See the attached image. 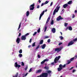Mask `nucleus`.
Wrapping results in <instances>:
<instances>
[{
  "label": "nucleus",
  "instance_id": "4c0bfd02",
  "mask_svg": "<svg viewBox=\"0 0 77 77\" xmlns=\"http://www.w3.org/2000/svg\"><path fill=\"white\" fill-rule=\"evenodd\" d=\"M35 42H34L32 44V47H35Z\"/></svg>",
  "mask_w": 77,
  "mask_h": 77
},
{
  "label": "nucleus",
  "instance_id": "7c9ffc66",
  "mask_svg": "<svg viewBox=\"0 0 77 77\" xmlns=\"http://www.w3.org/2000/svg\"><path fill=\"white\" fill-rule=\"evenodd\" d=\"M18 75V72L17 73L16 75L15 76H14L13 77H17Z\"/></svg>",
  "mask_w": 77,
  "mask_h": 77
},
{
  "label": "nucleus",
  "instance_id": "7ed1b4c3",
  "mask_svg": "<svg viewBox=\"0 0 77 77\" xmlns=\"http://www.w3.org/2000/svg\"><path fill=\"white\" fill-rule=\"evenodd\" d=\"M74 42H73L72 41H71L69 42L68 44V46H70V45H73L74 44Z\"/></svg>",
  "mask_w": 77,
  "mask_h": 77
},
{
  "label": "nucleus",
  "instance_id": "49530a36",
  "mask_svg": "<svg viewBox=\"0 0 77 77\" xmlns=\"http://www.w3.org/2000/svg\"><path fill=\"white\" fill-rule=\"evenodd\" d=\"M75 17V15L74 14H73V16H72V18H74Z\"/></svg>",
  "mask_w": 77,
  "mask_h": 77
},
{
  "label": "nucleus",
  "instance_id": "412c9836",
  "mask_svg": "<svg viewBox=\"0 0 77 77\" xmlns=\"http://www.w3.org/2000/svg\"><path fill=\"white\" fill-rule=\"evenodd\" d=\"M68 29L69 30H72V28L71 26H69L68 27Z\"/></svg>",
  "mask_w": 77,
  "mask_h": 77
},
{
  "label": "nucleus",
  "instance_id": "bb28decb",
  "mask_svg": "<svg viewBox=\"0 0 77 77\" xmlns=\"http://www.w3.org/2000/svg\"><path fill=\"white\" fill-rule=\"evenodd\" d=\"M72 3V1H69L68 2V5H71V4Z\"/></svg>",
  "mask_w": 77,
  "mask_h": 77
},
{
  "label": "nucleus",
  "instance_id": "dca6fc26",
  "mask_svg": "<svg viewBox=\"0 0 77 77\" xmlns=\"http://www.w3.org/2000/svg\"><path fill=\"white\" fill-rule=\"evenodd\" d=\"M50 17H48L47 20L46 22V23L47 24L48 22H49V21H50Z\"/></svg>",
  "mask_w": 77,
  "mask_h": 77
},
{
  "label": "nucleus",
  "instance_id": "aec40b11",
  "mask_svg": "<svg viewBox=\"0 0 77 77\" xmlns=\"http://www.w3.org/2000/svg\"><path fill=\"white\" fill-rule=\"evenodd\" d=\"M29 11H27L26 13V17H28L29 15Z\"/></svg>",
  "mask_w": 77,
  "mask_h": 77
},
{
  "label": "nucleus",
  "instance_id": "c03bdc74",
  "mask_svg": "<svg viewBox=\"0 0 77 77\" xmlns=\"http://www.w3.org/2000/svg\"><path fill=\"white\" fill-rule=\"evenodd\" d=\"M65 66H66V64H64L63 66L62 65V68H64Z\"/></svg>",
  "mask_w": 77,
  "mask_h": 77
},
{
  "label": "nucleus",
  "instance_id": "a211bd4d",
  "mask_svg": "<svg viewBox=\"0 0 77 77\" xmlns=\"http://www.w3.org/2000/svg\"><path fill=\"white\" fill-rule=\"evenodd\" d=\"M56 12H57V11H56V9H55L54 10L53 13V15H55V14H56Z\"/></svg>",
  "mask_w": 77,
  "mask_h": 77
},
{
  "label": "nucleus",
  "instance_id": "bf43d9fd",
  "mask_svg": "<svg viewBox=\"0 0 77 77\" xmlns=\"http://www.w3.org/2000/svg\"><path fill=\"white\" fill-rule=\"evenodd\" d=\"M38 2H39V3H41V0H39L38 1Z\"/></svg>",
  "mask_w": 77,
  "mask_h": 77
},
{
  "label": "nucleus",
  "instance_id": "338daca9",
  "mask_svg": "<svg viewBox=\"0 0 77 77\" xmlns=\"http://www.w3.org/2000/svg\"><path fill=\"white\" fill-rule=\"evenodd\" d=\"M54 63H51V64H52V65H54Z\"/></svg>",
  "mask_w": 77,
  "mask_h": 77
},
{
  "label": "nucleus",
  "instance_id": "39448f33",
  "mask_svg": "<svg viewBox=\"0 0 77 77\" xmlns=\"http://www.w3.org/2000/svg\"><path fill=\"white\" fill-rule=\"evenodd\" d=\"M21 40H23L24 41H25L26 39V36L25 35H22L21 37Z\"/></svg>",
  "mask_w": 77,
  "mask_h": 77
},
{
  "label": "nucleus",
  "instance_id": "8fccbe9b",
  "mask_svg": "<svg viewBox=\"0 0 77 77\" xmlns=\"http://www.w3.org/2000/svg\"><path fill=\"white\" fill-rule=\"evenodd\" d=\"M53 5V2H52L50 4V6H51Z\"/></svg>",
  "mask_w": 77,
  "mask_h": 77
},
{
  "label": "nucleus",
  "instance_id": "5fc2aeb1",
  "mask_svg": "<svg viewBox=\"0 0 77 77\" xmlns=\"http://www.w3.org/2000/svg\"><path fill=\"white\" fill-rule=\"evenodd\" d=\"M75 57V59H77V55H76L75 56V57Z\"/></svg>",
  "mask_w": 77,
  "mask_h": 77
},
{
  "label": "nucleus",
  "instance_id": "a19ab883",
  "mask_svg": "<svg viewBox=\"0 0 77 77\" xmlns=\"http://www.w3.org/2000/svg\"><path fill=\"white\" fill-rule=\"evenodd\" d=\"M21 22L20 23V24L19 26V29H20V27H21Z\"/></svg>",
  "mask_w": 77,
  "mask_h": 77
},
{
  "label": "nucleus",
  "instance_id": "052dcab7",
  "mask_svg": "<svg viewBox=\"0 0 77 77\" xmlns=\"http://www.w3.org/2000/svg\"><path fill=\"white\" fill-rule=\"evenodd\" d=\"M45 38H49V37L48 36H46L45 37Z\"/></svg>",
  "mask_w": 77,
  "mask_h": 77
},
{
  "label": "nucleus",
  "instance_id": "393cba45",
  "mask_svg": "<svg viewBox=\"0 0 77 77\" xmlns=\"http://www.w3.org/2000/svg\"><path fill=\"white\" fill-rule=\"evenodd\" d=\"M53 24H54V20H52L51 21V25H53Z\"/></svg>",
  "mask_w": 77,
  "mask_h": 77
},
{
  "label": "nucleus",
  "instance_id": "58836bf2",
  "mask_svg": "<svg viewBox=\"0 0 77 77\" xmlns=\"http://www.w3.org/2000/svg\"><path fill=\"white\" fill-rule=\"evenodd\" d=\"M73 41L74 42H75V41H77V38H75L73 40Z\"/></svg>",
  "mask_w": 77,
  "mask_h": 77
},
{
  "label": "nucleus",
  "instance_id": "09e8293b",
  "mask_svg": "<svg viewBox=\"0 0 77 77\" xmlns=\"http://www.w3.org/2000/svg\"><path fill=\"white\" fill-rule=\"evenodd\" d=\"M38 58H41V56H40V55H38Z\"/></svg>",
  "mask_w": 77,
  "mask_h": 77
},
{
  "label": "nucleus",
  "instance_id": "37998d69",
  "mask_svg": "<svg viewBox=\"0 0 77 77\" xmlns=\"http://www.w3.org/2000/svg\"><path fill=\"white\" fill-rule=\"evenodd\" d=\"M28 35H29V33H27L26 35H25V36H28Z\"/></svg>",
  "mask_w": 77,
  "mask_h": 77
},
{
  "label": "nucleus",
  "instance_id": "6ab92c4d",
  "mask_svg": "<svg viewBox=\"0 0 77 77\" xmlns=\"http://www.w3.org/2000/svg\"><path fill=\"white\" fill-rule=\"evenodd\" d=\"M44 68L47 70H48V69H49V67H47V66H45L44 67Z\"/></svg>",
  "mask_w": 77,
  "mask_h": 77
},
{
  "label": "nucleus",
  "instance_id": "69168bd1",
  "mask_svg": "<svg viewBox=\"0 0 77 77\" xmlns=\"http://www.w3.org/2000/svg\"><path fill=\"white\" fill-rule=\"evenodd\" d=\"M77 11L76 10H75V13H77Z\"/></svg>",
  "mask_w": 77,
  "mask_h": 77
},
{
  "label": "nucleus",
  "instance_id": "9d476101",
  "mask_svg": "<svg viewBox=\"0 0 77 77\" xmlns=\"http://www.w3.org/2000/svg\"><path fill=\"white\" fill-rule=\"evenodd\" d=\"M46 61H48V60L47 59H45L44 60H43L42 62L41 63V64H44V63L45 62H46Z\"/></svg>",
  "mask_w": 77,
  "mask_h": 77
},
{
  "label": "nucleus",
  "instance_id": "2eb2a0df",
  "mask_svg": "<svg viewBox=\"0 0 77 77\" xmlns=\"http://www.w3.org/2000/svg\"><path fill=\"white\" fill-rule=\"evenodd\" d=\"M43 42H44V40H41L39 44L40 45H41V44H43Z\"/></svg>",
  "mask_w": 77,
  "mask_h": 77
},
{
  "label": "nucleus",
  "instance_id": "c756f323",
  "mask_svg": "<svg viewBox=\"0 0 77 77\" xmlns=\"http://www.w3.org/2000/svg\"><path fill=\"white\" fill-rule=\"evenodd\" d=\"M60 38V39H61V40H62V39H63V37H62V36H60L59 37Z\"/></svg>",
  "mask_w": 77,
  "mask_h": 77
},
{
  "label": "nucleus",
  "instance_id": "f704fd0d",
  "mask_svg": "<svg viewBox=\"0 0 77 77\" xmlns=\"http://www.w3.org/2000/svg\"><path fill=\"white\" fill-rule=\"evenodd\" d=\"M34 6H35V4H32V5H30V7H34Z\"/></svg>",
  "mask_w": 77,
  "mask_h": 77
},
{
  "label": "nucleus",
  "instance_id": "a18cd8bd",
  "mask_svg": "<svg viewBox=\"0 0 77 77\" xmlns=\"http://www.w3.org/2000/svg\"><path fill=\"white\" fill-rule=\"evenodd\" d=\"M60 20H62L63 19V18L61 17V16H60Z\"/></svg>",
  "mask_w": 77,
  "mask_h": 77
},
{
  "label": "nucleus",
  "instance_id": "c85d7f7f",
  "mask_svg": "<svg viewBox=\"0 0 77 77\" xmlns=\"http://www.w3.org/2000/svg\"><path fill=\"white\" fill-rule=\"evenodd\" d=\"M40 46V45H38V46L37 47L35 48L36 50H38V48H39Z\"/></svg>",
  "mask_w": 77,
  "mask_h": 77
},
{
  "label": "nucleus",
  "instance_id": "1a4fd4ad",
  "mask_svg": "<svg viewBox=\"0 0 77 77\" xmlns=\"http://www.w3.org/2000/svg\"><path fill=\"white\" fill-rule=\"evenodd\" d=\"M60 8V7H58V6H57L56 8L55 9L56 11H57V12H58L59 11V9Z\"/></svg>",
  "mask_w": 77,
  "mask_h": 77
},
{
  "label": "nucleus",
  "instance_id": "603ef678",
  "mask_svg": "<svg viewBox=\"0 0 77 77\" xmlns=\"http://www.w3.org/2000/svg\"><path fill=\"white\" fill-rule=\"evenodd\" d=\"M31 71H32V68H31V69H29V72H31Z\"/></svg>",
  "mask_w": 77,
  "mask_h": 77
},
{
  "label": "nucleus",
  "instance_id": "a878e982",
  "mask_svg": "<svg viewBox=\"0 0 77 77\" xmlns=\"http://www.w3.org/2000/svg\"><path fill=\"white\" fill-rule=\"evenodd\" d=\"M71 63V61L68 60L67 61V63L66 64V65H69V63Z\"/></svg>",
  "mask_w": 77,
  "mask_h": 77
},
{
  "label": "nucleus",
  "instance_id": "79ce46f5",
  "mask_svg": "<svg viewBox=\"0 0 77 77\" xmlns=\"http://www.w3.org/2000/svg\"><path fill=\"white\" fill-rule=\"evenodd\" d=\"M36 33H37V32H35L33 35V36H35L36 35Z\"/></svg>",
  "mask_w": 77,
  "mask_h": 77
},
{
  "label": "nucleus",
  "instance_id": "ddd939ff",
  "mask_svg": "<svg viewBox=\"0 0 77 77\" xmlns=\"http://www.w3.org/2000/svg\"><path fill=\"white\" fill-rule=\"evenodd\" d=\"M52 32L53 33H54L56 32V29L55 28H53L52 30Z\"/></svg>",
  "mask_w": 77,
  "mask_h": 77
},
{
  "label": "nucleus",
  "instance_id": "423d86ee",
  "mask_svg": "<svg viewBox=\"0 0 77 77\" xmlns=\"http://www.w3.org/2000/svg\"><path fill=\"white\" fill-rule=\"evenodd\" d=\"M14 66L15 67H18V68L21 67V66L20 65L18 64L17 62H16L15 63Z\"/></svg>",
  "mask_w": 77,
  "mask_h": 77
},
{
  "label": "nucleus",
  "instance_id": "9b49d317",
  "mask_svg": "<svg viewBox=\"0 0 77 77\" xmlns=\"http://www.w3.org/2000/svg\"><path fill=\"white\" fill-rule=\"evenodd\" d=\"M45 47H46V44H44L43 45H41L42 49H44L45 48Z\"/></svg>",
  "mask_w": 77,
  "mask_h": 77
},
{
  "label": "nucleus",
  "instance_id": "b1692460",
  "mask_svg": "<svg viewBox=\"0 0 77 77\" xmlns=\"http://www.w3.org/2000/svg\"><path fill=\"white\" fill-rule=\"evenodd\" d=\"M75 59V57H73V58H71V59L70 60V61H72V60H73L74 59Z\"/></svg>",
  "mask_w": 77,
  "mask_h": 77
},
{
  "label": "nucleus",
  "instance_id": "6e6552de",
  "mask_svg": "<svg viewBox=\"0 0 77 77\" xmlns=\"http://www.w3.org/2000/svg\"><path fill=\"white\" fill-rule=\"evenodd\" d=\"M16 42H17V44H19L20 42V38L18 37L17 38V39Z\"/></svg>",
  "mask_w": 77,
  "mask_h": 77
},
{
  "label": "nucleus",
  "instance_id": "473e14b6",
  "mask_svg": "<svg viewBox=\"0 0 77 77\" xmlns=\"http://www.w3.org/2000/svg\"><path fill=\"white\" fill-rule=\"evenodd\" d=\"M41 30V28H39L38 29V30H37V32H38V33H39V32H40V31L41 30Z\"/></svg>",
  "mask_w": 77,
  "mask_h": 77
},
{
  "label": "nucleus",
  "instance_id": "13d9d810",
  "mask_svg": "<svg viewBox=\"0 0 77 77\" xmlns=\"http://www.w3.org/2000/svg\"><path fill=\"white\" fill-rule=\"evenodd\" d=\"M37 8L38 9H39V5H38Z\"/></svg>",
  "mask_w": 77,
  "mask_h": 77
},
{
  "label": "nucleus",
  "instance_id": "f03ea898",
  "mask_svg": "<svg viewBox=\"0 0 77 77\" xmlns=\"http://www.w3.org/2000/svg\"><path fill=\"white\" fill-rule=\"evenodd\" d=\"M59 67L57 68V70L58 71H60L63 69V68H62V65L60 64L59 66Z\"/></svg>",
  "mask_w": 77,
  "mask_h": 77
},
{
  "label": "nucleus",
  "instance_id": "774afa93",
  "mask_svg": "<svg viewBox=\"0 0 77 77\" xmlns=\"http://www.w3.org/2000/svg\"><path fill=\"white\" fill-rule=\"evenodd\" d=\"M60 33L61 35H62V33L61 32H60Z\"/></svg>",
  "mask_w": 77,
  "mask_h": 77
},
{
  "label": "nucleus",
  "instance_id": "4d7b16f0",
  "mask_svg": "<svg viewBox=\"0 0 77 77\" xmlns=\"http://www.w3.org/2000/svg\"><path fill=\"white\" fill-rule=\"evenodd\" d=\"M74 68V67H72L70 69V70H71L72 69H73Z\"/></svg>",
  "mask_w": 77,
  "mask_h": 77
},
{
  "label": "nucleus",
  "instance_id": "f257e3e1",
  "mask_svg": "<svg viewBox=\"0 0 77 77\" xmlns=\"http://www.w3.org/2000/svg\"><path fill=\"white\" fill-rule=\"evenodd\" d=\"M60 58V56H59L56 57L54 59V62L55 63H57V61L59 60Z\"/></svg>",
  "mask_w": 77,
  "mask_h": 77
},
{
  "label": "nucleus",
  "instance_id": "4468645a",
  "mask_svg": "<svg viewBox=\"0 0 77 77\" xmlns=\"http://www.w3.org/2000/svg\"><path fill=\"white\" fill-rule=\"evenodd\" d=\"M68 6V4H66L63 5V8H66L67 7V6Z\"/></svg>",
  "mask_w": 77,
  "mask_h": 77
},
{
  "label": "nucleus",
  "instance_id": "2f4dec72",
  "mask_svg": "<svg viewBox=\"0 0 77 77\" xmlns=\"http://www.w3.org/2000/svg\"><path fill=\"white\" fill-rule=\"evenodd\" d=\"M19 57H22L23 56V54H19Z\"/></svg>",
  "mask_w": 77,
  "mask_h": 77
},
{
  "label": "nucleus",
  "instance_id": "3c124183",
  "mask_svg": "<svg viewBox=\"0 0 77 77\" xmlns=\"http://www.w3.org/2000/svg\"><path fill=\"white\" fill-rule=\"evenodd\" d=\"M32 38H31L29 40V42L30 43H31V42H32Z\"/></svg>",
  "mask_w": 77,
  "mask_h": 77
},
{
  "label": "nucleus",
  "instance_id": "ea45409f",
  "mask_svg": "<svg viewBox=\"0 0 77 77\" xmlns=\"http://www.w3.org/2000/svg\"><path fill=\"white\" fill-rule=\"evenodd\" d=\"M51 41V40L50 39H48V40L47 42H48V43H50V41Z\"/></svg>",
  "mask_w": 77,
  "mask_h": 77
},
{
  "label": "nucleus",
  "instance_id": "0eeeda50",
  "mask_svg": "<svg viewBox=\"0 0 77 77\" xmlns=\"http://www.w3.org/2000/svg\"><path fill=\"white\" fill-rule=\"evenodd\" d=\"M45 13V11H44L42 13H41V14H40V17H39V20H41V17H42V16L44 14V13Z\"/></svg>",
  "mask_w": 77,
  "mask_h": 77
},
{
  "label": "nucleus",
  "instance_id": "cd10ccee",
  "mask_svg": "<svg viewBox=\"0 0 77 77\" xmlns=\"http://www.w3.org/2000/svg\"><path fill=\"white\" fill-rule=\"evenodd\" d=\"M19 53H20V54L22 53V49H20L19 51Z\"/></svg>",
  "mask_w": 77,
  "mask_h": 77
},
{
  "label": "nucleus",
  "instance_id": "e433bc0d",
  "mask_svg": "<svg viewBox=\"0 0 77 77\" xmlns=\"http://www.w3.org/2000/svg\"><path fill=\"white\" fill-rule=\"evenodd\" d=\"M22 66H24V63L23 62H22V64H21Z\"/></svg>",
  "mask_w": 77,
  "mask_h": 77
},
{
  "label": "nucleus",
  "instance_id": "f3484780",
  "mask_svg": "<svg viewBox=\"0 0 77 77\" xmlns=\"http://www.w3.org/2000/svg\"><path fill=\"white\" fill-rule=\"evenodd\" d=\"M30 10L31 11H33L34 9L35 8V7H30Z\"/></svg>",
  "mask_w": 77,
  "mask_h": 77
},
{
  "label": "nucleus",
  "instance_id": "4be33fe9",
  "mask_svg": "<svg viewBox=\"0 0 77 77\" xmlns=\"http://www.w3.org/2000/svg\"><path fill=\"white\" fill-rule=\"evenodd\" d=\"M60 20V16H59V17H57V21H59Z\"/></svg>",
  "mask_w": 77,
  "mask_h": 77
},
{
  "label": "nucleus",
  "instance_id": "6e6d98bb",
  "mask_svg": "<svg viewBox=\"0 0 77 77\" xmlns=\"http://www.w3.org/2000/svg\"><path fill=\"white\" fill-rule=\"evenodd\" d=\"M43 5H44V3H43L42 4L41 6H43Z\"/></svg>",
  "mask_w": 77,
  "mask_h": 77
},
{
  "label": "nucleus",
  "instance_id": "5701e85b",
  "mask_svg": "<svg viewBox=\"0 0 77 77\" xmlns=\"http://www.w3.org/2000/svg\"><path fill=\"white\" fill-rule=\"evenodd\" d=\"M47 26H45V30H44V32H46V31L47 30Z\"/></svg>",
  "mask_w": 77,
  "mask_h": 77
},
{
  "label": "nucleus",
  "instance_id": "864d4df0",
  "mask_svg": "<svg viewBox=\"0 0 77 77\" xmlns=\"http://www.w3.org/2000/svg\"><path fill=\"white\" fill-rule=\"evenodd\" d=\"M21 33H20L18 35L19 37H20V36H21Z\"/></svg>",
  "mask_w": 77,
  "mask_h": 77
},
{
  "label": "nucleus",
  "instance_id": "0e129e2a",
  "mask_svg": "<svg viewBox=\"0 0 77 77\" xmlns=\"http://www.w3.org/2000/svg\"><path fill=\"white\" fill-rule=\"evenodd\" d=\"M27 74H28V73H27L25 75V76H26V75H27Z\"/></svg>",
  "mask_w": 77,
  "mask_h": 77
},
{
  "label": "nucleus",
  "instance_id": "c9c22d12",
  "mask_svg": "<svg viewBox=\"0 0 77 77\" xmlns=\"http://www.w3.org/2000/svg\"><path fill=\"white\" fill-rule=\"evenodd\" d=\"M48 2H49V1H46L45 2V3H44V5H45L46 4H47L48 3Z\"/></svg>",
  "mask_w": 77,
  "mask_h": 77
},
{
  "label": "nucleus",
  "instance_id": "72a5a7b5",
  "mask_svg": "<svg viewBox=\"0 0 77 77\" xmlns=\"http://www.w3.org/2000/svg\"><path fill=\"white\" fill-rule=\"evenodd\" d=\"M68 25V23H64V26L65 27H66Z\"/></svg>",
  "mask_w": 77,
  "mask_h": 77
},
{
  "label": "nucleus",
  "instance_id": "20e7f679",
  "mask_svg": "<svg viewBox=\"0 0 77 77\" xmlns=\"http://www.w3.org/2000/svg\"><path fill=\"white\" fill-rule=\"evenodd\" d=\"M61 50H62L61 48H56L55 49V51H57V52H58L60 51H61Z\"/></svg>",
  "mask_w": 77,
  "mask_h": 77
},
{
  "label": "nucleus",
  "instance_id": "e2e57ef3",
  "mask_svg": "<svg viewBox=\"0 0 77 77\" xmlns=\"http://www.w3.org/2000/svg\"><path fill=\"white\" fill-rule=\"evenodd\" d=\"M75 70L73 69V70L72 72H75Z\"/></svg>",
  "mask_w": 77,
  "mask_h": 77
},
{
  "label": "nucleus",
  "instance_id": "de8ad7c7",
  "mask_svg": "<svg viewBox=\"0 0 77 77\" xmlns=\"http://www.w3.org/2000/svg\"><path fill=\"white\" fill-rule=\"evenodd\" d=\"M61 44H62V42L59 43L58 44V45H61Z\"/></svg>",
  "mask_w": 77,
  "mask_h": 77
},
{
  "label": "nucleus",
  "instance_id": "680f3d73",
  "mask_svg": "<svg viewBox=\"0 0 77 77\" xmlns=\"http://www.w3.org/2000/svg\"><path fill=\"white\" fill-rule=\"evenodd\" d=\"M27 66H26V67L25 69V71H27Z\"/></svg>",
  "mask_w": 77,
  "mask_h": 77
},
{
  "label": "nucleus",
  "instance_id": "f8f14e48",
  "mask_svg": "<svg viewBox=\"0 0 77 77\" xmlns=\"http://www.w3.org/2000/svg\"><path fill=\"white\" fill-rule=\"evenodd\" d=\"M42 70L41 69H39L36 72V73H37V74H38V73H41V72H42Z\"/></svg>",
  "mask_w": 77,
  "mask_h": 77
}]
</instances>
